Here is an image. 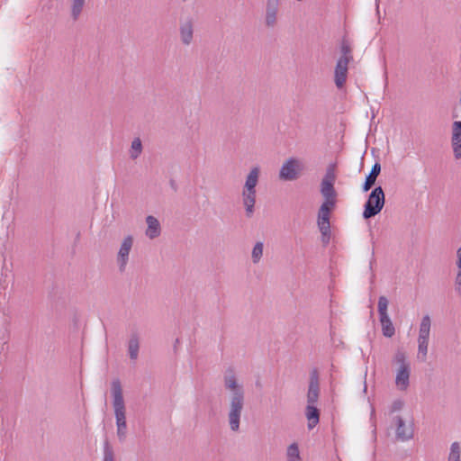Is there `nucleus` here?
Masks as SVG:
<instances>
[{"label":"nucleus","mask_w":461,"mask_h":461,"mask_svg":"<svg viewBox=\"0 0 461 461\" xmlns=\"http://www.w3.org/2000/svg\"><path fill=\"white\" fill-rule=\"evenodd\" d=\"M139 348H140L139 338L137 335H132L131 337V339L129 340V344H128V351H129V356H130L131 359H132V360L137 359L138 355H139Z\"/></svg>","instance_id":"obj_20"},{"label":"nucleus","mask_w":461,"mask_h":461,"mask_svg":"<svg viewBox=\"0 0 461 461\" xmlns=\"http://www.w3.org/2000/svg\"><path fill=\"white\" fill-rule=\"evenodd\" d=\"M194 20L191 16H187L180 20L179 36L180 41L185 46H189L194 41Z\"/></svg>","instance_id":"obj_8"},{"label":"nucleus","mask_w":461,"mask_h":461,"mask_svg":"<svg viewBox=\"0 0 461 461\" xmlns=\"http://www.w3.org/2000/svg\"><path fill=\"white\" fill-rule=\"evenodd\" d=\"M372 255H375V241L372 240Z\"/></svg>","instance_id":"obj_36"},{"label":"nucleus","mask_w":461,"mask_h":461,"mask_svg":"<svg viewBox=\"0 0 461 461\" xmlns=\"http://www.w3.org/2000/svg\"><path fill=\"white\" fill-rule=\"evenodd\" d=\"M458 271L455 278V290L461 295V267H457Z\"/></svg>","instance_id":"obj_30"},{"label":"nucleus","mask_w":461,"mask_h":461,"mask_svg":"<svg viewBox=\"0 0 461 461\" xmlns=\"http://www.w3.org/2000/svg\"><path fill=\"white\" fill-rule=\"evenodd\" d=\"M280 0H267L265 24L268 28H274L277 23Z\"/></svg>","instance_id":"obj_11"},{"label":"nucleus","mask_w":461,"mask_h":461,"mask_svg":"<svg viewBox=\"0 0 461 461\" xmlns=\"http://www.w3.org/2000/svg\"><path fill=\"white\" fill-rule=\"evenodd\" d=\"M456 258H457L456 262V267H461V247L456 251Z\"/></svg>","instance_id":"obj_33"},{"label":"nucleus","mask_w":461,"mask_h":461,"mask_svg":"<svg viewBox=\"0 0 461 461\" xmlns=\"http://www.w3.org/2000/svg\"><path fill=\"white\" fill-rule=\"evenodd\" d=\"M375 119V112L372 110L371 111V120Z\"/></svg>","instance_id":"obj_38"},{"label":"nucleus","mask_w":461,"mask_h":461,"mask_svg":"<svg viewBox=\"0 0 461 461\" xmlns=\"http://www.w3.org/2000/svg\"><path fill=\"white\" fill-rule=\"evenodd\" d=\"M132 245L133 238L131 235L125 237L121 244L117 256V263L121 271H124L126 268Z\"/></svg>","instance_id":"obj_10"},{"label":"nucleus","mask_w":461,"mask_h":461,"mask_svg":"<svg viewBox=\"0 0 461 461\" xmlns=\"http://www.w3.org/2000/svg\"><path fill=\"white\" fill-rule=\"evenodd\" d=\"M302 169L301 163L294 158H288L281 167L279 178L284 181H292L297 178Z\"/></svg>","instance_id":"obj_7"},{"label":"nucleus","mask_w":461,"mask_h":461,"mask_svg":"<svg viewBox=\"0 0 461 461\" xmlns=\"http://www.w3.org/2000/svg\"><path fill=\"white\" fill-rule=\"evenodd\" d=\"M418 357H420L422 361H425L428 353L429 340L418 339Z\"/></svg>","instance_id":"obj_27"},{"label":"nucleus","mask_w":461,"mask_h":461,"mask_svg":"<svg viewBox=\"0 0 461 461\" xmlns=\"http://www.w3.org/2000/svg\"><path fill=\"white\" fill-rule=\"evenodd\" d=\"M336 179L335 169L332 165H330L326 169V173L321 183V194L324 197V202L320 207L319 212H328L335 206L336 203V191L334 183Z\"/></svg>","instance_id":"obj_4"},{"label":"nucleus","mask_w":461,"mask_h":461,"mask_svg":"<svg viewBox=\"0 0 461 461\" xmlns=\"http://www.w3.org/2000/svg\"><path fill=\"white\" fill-rule=\"evenodd\" d=\"M460 445L458 442H454L450 447V453L447 461H460Z\"/></svg>","instance_id":"obj_25"},{"label":"nucleus","mask_w":461,"mask_h":461,"mask_svg":"<svg viewBox=\"0 0 461 461\" xmlns=\"http://www.w3.org/2000/svg\"><path fill=\"white\" fill-rule=\"evenodd\" d=\"M451 147L453 149L454 158H461V125L452 123Z\"/></svg>","instance_id":"obj_15"},{"label":"nucleus","mask_w":461,"mask_h":461,"mask_svg":"<svg viewBox=\"0 0 461 461\" xmlns=\"http://www.w3.org/2000/svg\"><path fill=\"white\" fill-rule=\"evenodd\" d=\"M259 175V167H253L247 175L245 184L243 185L241 197L243 205L245 207L246 215L248 217H251L254 213V206L257 198L256 187L258 183Z\"/></svg>","instance_id":"obj_3"},{"label":"nucleus","mask_w":461,"mask_h":461,"mask_svg":"<svg viewBox=\"0 0 461 461\" xmlns=\"http://www.w3.org/2000/svg\"><path fill=\"white\" fill-rule=\"evenodd\" d=\"M264 243L258 241L252 249L251 258L254 264H258L263 256Z\"/></svg>","instance_id":"obj_24"},{"label":"nucleus","mask_w":461,"mask_h":461,"mask_svg":"<svg viewBox=\"0 0 461 461\" xmlns=\"http://www.w3.org/2000/svg\"><path fill=\"white\" fill-rule=\"evenodd\" d=\"M384 75H385V80H387V72L386 71L384 72Z\"/></svg>","instance_id":"obj_41"},{"label":"nucleus","mask_w":461,"mask_h":461,"mask_svg":"<svg viewBox=\"0 0 461 461\" xmlns=\"http://www.w3.org/2000/svg\"><path fill=\"white\" fill-rule=\"evenodd\" d=\"M223 384L230 393L228 402V422L232 432L240 430L241 415L245 405V393L233 369H228L223 376Z\"/></svg>","instance_id":"obj_1"},{"label":"nucleus","mask_w":461,"mask_h":461,"mask_svg":"<svg viewBox=\"0 0 461 461\" xmlns=\"http://www.w3.org/2000/svg\"><path fill=\"white\" fill-rule=\"evenodd\" d=\"M147 230L145 231L146 236L154 240L158 238L161 234V226L158 220L152 216L149 215L146 217Z\"/></svg>","instance_id":"obj_16"},{"label":"nucleus","mask_w":461,"mask_h":461,"mask_svg":"<svg viewBox=\"0 0 461 461\" xmlns=\"http://www.w3.org/2000/svg\"><path fill=\"white\" fill-rule=\"evenodd\" d=\"M370 153H371L373 156H375V148H374V147L370 148Z\"/></svg>","instance_id":"obj_37"},{"label":"nucleus","mask_w":461,"mask_h":461,"mask_svg":"<svg viewBox=\"0 0 461 461\" xmlns=\"http://www.w3.org/2000/svg\"><path fill=\"white\" fill-rule=\"evenodd\" d=\"M374 185H375V166L372 167L369 174L367 175V176L366 178V182L363 186L364 191H368Z\"/></svg>","instance_id":"obj_28"},{"label":"nucleus","mask_w":461,"mask_h":461,"mask_svg":"<svg viewBox=\"0 0 461 461\" xmlns=\"http://www.w3.org/2000/svg\"><path fill=\"white\" fill-rule=\"evenodd\" d=\"M389 301L385 296L378 299V313L382 333L385 338H392L395 333V328L387 313Z\"/></svg>","instance_id":"obj_6"},{"label":"nucleus","mask_w":461,"mask_h":461,"mask_svg":"<svg viewBox=\"0 0 461 461\" xmlns=\"http://www.w3.org/2000/svg\"><path fill=\"white\" fill-rule=\"evenodd\" d=\"M86 0H71V15L74 20L78 19L83 8L85 6Z\"/></svg>","instance_id":"obj_23"},{"label":"nucleus","mask_w":461,"mask_h":461,"mask_svg":"<svg viewBox=\"0 0 461 461\" xmlns=\"http://www.w3.org/2000/svg\"><path fill=\"white\" fill-rule=\"evenodd\" d=\"M381 172V165L380 163L376 162V177L379 176Z\"/></svg>","instance_id":"obj_35"},{"label":"nucleus","mask_w":461,"mask_h":461,"mask_svg":"<svg viewBox=\"0 0 461 461\" xmlns=\"http://www.w3.org/2000/svg\"><path fill=\"white\" fill-rule=\"evenodd\" d=\"M320 394L319 374L313 369L310 374V383L307 393V404L316 405Z\"/></svg>","instance_id":"obj_12"},{"label":"nucleus","mask_w":461,"mask_h":461,"mask_svg":"<svg viewBox=\"0 0 461 461\" xmlns=\"http://www.w3.org/2000/svg\"><path fill=\"white\" fill-rule=\"evenodd\" d=\"M318 227L321 233V241L327 245L330 240V213L318 212Z\"/></svg>","instance_id":"obj_14"},{"label":"nucleus","mask_w":461,"mask_h":461,"mask_svg":"<svg viewBox=\"0 0 461 461\" xmlns=\"http://www.w3.org/2000/svg\"><path fill=\"white\" fill-rule=\"evenodd\" d=\"M305 416L308 420L309 429H313L320 420V411L316 405L307 404L305 409Z\"/></svg>","instance_id":"obj_17"},{"label":"nucleus","mask_w":461,"mask_h":461,"mask_svg":"<svg viewBox=\"0 0 461 461\" xmlns=\"http://www.w3.org/2000/svg\"><path fill=\"white\" fill-rule=\"evenodd\" d=\"M404 405V402L401 399H397L393 402L392 405L390 406V413H393L395 411H401Z\"/></svg>","instance_id":"obj_29"},{"label":"nucleus","mask_w":461,"mask_h":461,"mask_svg":"<svg viewBox=\"0 0 461 461\" xmlns=\"http://www.w3.org/2000/svg\"><path fill=\"white\" fill-rule=\"evenodd\" d=\"M373 216H375V189H373L370 192L368 200L365 204V210L363 212V217L365 219H368Z\"/></svg>","instance_id":"obj_19"},{"label":"nucleus","mask_w":461,"mask_h":461,"mask_svg":"<svg viewBox=\"0 0 461 461\" xmlns=\"http://www.w3.org/2000/svg\"><path fill=\"white\" fill-rule=\"evenodd\" d=\"M113 405L117 426V436L121 441L124 440L127 434V424L125 416V405L122 396V390L119 380L112 383Z\"/></svg>","instance_id":"obj_2"},{"label":"nucleus","mask_w":461,"mask_h":461,"mask_svg":"<svg viewBox=\"0 0 461 461\" xmlns=\"http://www.w3.org/2000/svg\"><path fill=\"white\" fill-rule=\"evenodd\" d=\"M430 332V318L425 315L420 322L418 339L429 340Z\"/></svg>","instance_id":"obj_18"},{"label":"nucleus","mask_w":461,"mask_h":461,"mask_svg":"<svg viewBox=\"0 0 461 461\" xmlns=\"http://www.w3.org/2000/svg\"><path fill=\"white\" fill-rule=\"evenodd\" d=\"M348 62L347 58H339L335 68L334 77L335 84L338 88H341L347 79Z\"/></svg>","instance_id":"obj_13"},{"label":"nucleus","mask_w":461,"mask_h":461,"mask_svg":"<svg viewBox=\"0 0 461 461\" xmlns=\"http://www.w3.org/2000/svg\"><path fill=\"white\" fill-rule=\"evenodd\" d=\"M395 361L399 364L396 373L395 384L401 391H406L410 385L411 365L406 361V356L403 351L398 350L394 357Z\"/></svg>","instance_id":"obj_5"},{"label":"nucleus","mask_w":461,"mask_h":461,"mask_svg":"<svg viewBox=\"0 0 461 461\" xmlns=\"http://www.w3.org/2000/svg\"><path fill=\"white\" fill-rule=\"evenodd\" d=\"M287 461H302L296 443H292L286 449Z\"/></svg>","instance_id":"obj_22"},{"label":"nucleus","mask_w":461,"mask_h":461,"mask_svg":"<svg viewBox=\"0 0 461 461\" xmlns=\"http://www.w3.org/2000/svg\"><path fill=\"white\" fill-rule=\"evenodd\" d=\"M104 461H114L113 455L111 450H105L104 456Z\"/></svg>","instance_id":"obj_32"},{"label":"nucleus","mask_w":461,"mask_h":461,"mask_svg":"<svg viewBox=\"0 0 461 461\" xmlns=\"http://www.w3.org/2000/svg\"><path fill=\"white\" fill-rule=\"evenodd\" d=\"M368 402H369L370 409H371V419H372L373 416L375 415V405L373 404V402L370 400V398H368Z\"/></svg>","instance_id":"obj_34"},{"label":"nucleus","mask_w":461,"mask_h":461,"mask_svg":"<svg viewBox=\"0 0 461 461\" xmlns=\"http://www.w3.org/2000/svg\"><path fill=\"white\" fill-rule=\"evenodd\" d=\"M375 8H376V14H379V10H378V5L377 4L375 5Z\"/></svg>","instance_id":"obj_39"},{"label":"nucleus","mask_w":461,"mask_h":461,"mask_svg":"<svg viewBox=\"0 0 461 461\" xmlns=\"http://www.w3.org/2000/svg\"><path fill=\"white\" fill-rule=\"evenodd\" d=\"M384 202V193L382 186L378 185L376 186V214L382 211Z\"/></svg>","instance_id":"obj_26"},{"label":"nucleus","mask_w":461,"mask_h":461,"mask_svg":"<svg viewBox=\"0 0 461 461\" xmlns=\"http://www.w3.org/2000/svg\"><path fill=\"white\" fill-rule=\"evenodd\" d=\"M350 51L349 46L343 42L341 46L342 56L340 58H347L348 61H349L351 59Z\"/></svg>","instance_id":"obj_31"},{"label":"nucleus","mask_w":461,"mask_h":461,"mask_svg":"<svg viewBox=\"0 0 461 461\" xmlns=\"http://www.w3.org/2000/svg\"><path fill=\"white\" fill-rule=\"evenodd\" d=\"M395 425V438L400 441H407L413 438L414 430L412 425L407 426L402 417L397 415L393 418Z\"/></svg>","instance_id":"obj_9"},{"label":"nucleus","mask_w":461,"mask_h":461,"mask_svg":"<svg viewBox=\"0 0 461 461\" xmlns=\"http://www.w3.org/2000/svg\"><path fill=\"white\" fill-rule=\"evenodd\" d=\"M363 391H364V393H366V384H365V385H364V389H363Z\"/></svg>","instance_id":"obj_40"},{"label":"nucleus","mask_w":461,"mask_h":461,"mask_svg":"<svg viewBox=\"0 0 461 461\" xmlns=\"http://www.w3.org/2000/svg\"><path fill=\"white\" fill-rule=\"evenodd\" d=\"M142 152V143L140 138H135L131 145L129 155L131 158L136 159L140 157Z\"/></svg>","instance_id":"obj_21"}]
</instances>
